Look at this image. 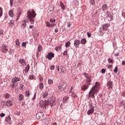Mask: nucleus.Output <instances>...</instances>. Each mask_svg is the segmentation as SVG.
<instances>
[{
	"label": "nucleus",
	"mask_w": 125,
	"mask_h": 125,
	"mask_svg": "<svg viewBox=\"0 0 125 125\" xmlns=\"http://www.w3.org/2000/svg\"><path fill=\"white\" fill-rule=\"evenodd\" d=\"M39 78L40 83H42V82L43 81V77H42V75H40Z\"/></svg>",
	"instance_id": "nucleus-29"
},
{
	"label": "nucleus",
	"mask_w": 125,
	"mask_h": 125,
	"mask_svg": "<svg viewBox=\"0 0 125 125\" xmlns=\"http://www.w3.org/2000/svg\"><path fill=\"white\" fill-rule=\"evenodd\" d=\"M37 96V92H36L33 96V97L32 98V100H36V97Z\"/></svg>",
	"instance_id": "nucleus-44"
},
{
	"label": "nucleus",
	"mask_w": 125,
	"mask_h": 125,
	"mask_svg": "<svg viewBox=\"0 0 125 125\" xmlns=\"http://www.w3.org/2000/svg\"><path fill=\"white\" fill-rule=\"evenodd\" d=\"M64 86L63 84H60L58 86V92L59 93H62L63 91H64Z\"/></svg>",
	"instance_id": "nucleus-7"
},
{
	"label": "nucleus",
	"mask_w": 125,
	"mask_h": 125,
	"mask_svg": "<svg viewBox=\"0 0 125 125\" xmlns=\"http://www.w3.org/2000/svg\"><path fill=\"white\" fill-rule=\"evenodd\" d=\"M80 43L81 42L80 41V40H75L74 41V46L76 48H79V45H80Z\"/></svg>",
	"instance_id": "nucleus-13"
},
{
	"label": "nucleus",
	"mask_w": 125,
	"mask_h": 125,
	"mask_svg": "<svg viewBox=\"0 0 125 125\" xmlns=\"http://www.w3.org/2000/svg\"><path fill=\"white\" fill-rule=\"evenodd\" d=\"M57 69L58 71V72H59L60 70V67H59V66H58V67H57Z\"/></svg>",
	"instance_id": "nucleus-61"
},
{
	"label": "nucleus",
	"mask_w": 125,
	"mask_h": 125,
	"mask_svg": "<svg viewBox=\"0 0 125 125\" xmlns=\"http://www.w3.org/2000/svg\"><path fill=\"white\" fill-rule=\"evenodd\" d=\"M107 86L108 89L113 88V82L109 81L107 83Z\"/></svg>",
	"instance_id": "nucleus-8"
},
{
	"label": "nucleus",
	"mask_w": 125,
	"mask_h": 125,
	"mask_svg": "<svg viewBox=\"0 0 125 125\" xmlns=\"http://www.w3.org/2000/svg\"><path fill=\"white\" fill-rule=\"evenodd\" d=\"M43 116H44L43 112H39L36 115V119L42 121L43 120Z\"/></svg>",
	"instance_id": "nucleus-4"
},
{
	"label": "nucleus",
	"mask_w": 125,
	"mask_h": 125,
	"mask_svg": "<svg viewBox=\"0 0 125 125\" xmlns=\"http://www.w3.org/2000/svg\"><path fill=\"white\" fill-rule=\"evenodd\" d=\"M50 22L51 23L54 24L55 23V19L53 20L52 19H50Z\"/></svg>",
	"instance_id": "nucleus-42"
},
{
	"label": "nucleus",
	"mask_w": 125,
	"mask_h": 125,
	"mask_svg": "<svg viewBox=\"0 0 125 125\" xmlns=\"http://www.w3.org/2000/svg\"><path fill=\"white\" fill-rule=\"evenodd\" d=\"M26 44H27L26 43V42H23L22 43L21 45H22V46L24 47V46H26Z\"/></svg>",
	"instance_id": "nucleus-55"
},
{
	"label": "nucleus",
	"mask_w": 125,
	"mask_h": 125,
	"mask_svg": "<svg viewBox=\"0 0 125 125\" xmlns=\"http://www.w3.org/2000/svg\"><path fill=\"white\" fill-rule=\"evenodd\" d=\"M26 23H28V21L26 20L23 21L21 22V28L25 29V28H26V26H27V24H26Z\"/></svg>",
	"instance_id": "nucleus-10"
},
{
	"label": "nucleus",
	"mask_w": 125,
	"mask_h": 125,
	"mask_svg": "<svg viewBox=\"0 0 125 125\" xmlns=\"http://www.w3.org/2000/svg\"><path fill=\"white\" fill-rule=\"evenodd\" d=\"M2 105H5V102H3L1 103Z\"/></svg>",
	"instance_id": "nucleus-64"
},
{
	"label": "nucleus",
	"mask_w": 125,
	"mask_h": 125,
	"mask_svg": "<svg viewBox=\"0 0 125 125\" xmlns=\"http://www.w3.org/2000/svg\"><path fill=\"white\" fill-rule=\"evenodd\" d=\"M101 71L102 74H105V72H106V70H105V69H102Z\"/></svg>",
	"instance_id": "nucleus-54"
},
{
	"label": "nucleus",
	"mask_w": 125,
	"mask_h": 125,
	"mask_svg": "<svg viewBox=\"0 0 125 125\" xmlns=\"http://www.w3.org/2000/svg\"><path fill=\"white\" fill-rule=\"evenodd\" d=\"M4 96L6 99H8V98H9V97H10V95L8 93H6L4 94Z\"/></svg>",
	"instance_id": "nucleus-35"
},
{
	"label": "nucleus",
	"mask_w": 125,
	"mask_h": 125,
	"mask_svg": "<svg viewBox=\"0 0 125 125\" xmlns=\"http://www.w3.org/2000/svg\"><path fill=\"white\" fill-rule=\"evenodd\" d=\"M54 57V54L53 53H49L46 56V58H47L48 60H52V58Z\"/></svg>",
	"instance_id": "nucleus-6"
},
{
	"label": "nucleus",
	"mask_w": 125,
	"mask_h": 125,
	"mask_svg": "<svg viewBox=\"0 0 125 125\" xmlns=\"http://www.w3.org/2000/svg\"><path fill=\"white\" fill-rule=\"evenodd\" d=\"M42 47L41 45H39L38 47V51L36 53V57L37 58H39V53H40V52L42 51Z\"/></svg>",
	"instance_id": "nucleus-11"
},
{
	"label": "nucleus",
	"mask_w": 125,
	"mask_h": 125,
	"mask_svg": "<svg viewBox=\"0 0 125 125\" xmlns=\"http://www.w3.org/2000/svg\"><path fill=\"white\" fill-rule=\"evenodd\" d=\"M48 96V93L47 92H45L43 94V98H46L47 96Z\"/></svg>",
	"instance_id": "nucleus-38"
},
{
	"label": "nucleus",
	"mask_w": 125,
	"mask_h": 125,
	"mask_svg": "<svg viewBox=\"0 0 125 125\" xmlns=\"http://www.w3.org/2000/svg\"><path fill=\"white\" fill-rule=\"evenodd\" d=\"M54 26H55V24H54V23H51L50 27H53Z\"/></svg>",
	"instance_id": "nucleus-60"
},
{
	"label": "nucleus",
	"mask_w": 125,
	"mask_h": 125,
	"mask_svg": "<svg viewBox=\"0 0 125 125\" xmlns=\"http://www.w3.org/2000/svg\"><path fill=\"white\" fill-rule=\"evenodd\" d=\"M10 4L11 5V6H12L13 4V1L10 0Z\"/></svg>",
	"instance_id": "nucleus-57"
},
{
	"label": "nucleus",
	"mask_w": 125,
	"mask_h": 125,
	"mask_svg": "<svg viewBox=\"0 0 125 125\" xmlns=\"http://www.w3.org/2000/svg\"><path fill=\"white\" fill-rule=\"evenodd\" d=\"M89 87V86H88L87 85L85 84L83 85L82 87H81V89L83 91H84L86 90V89H87V88H88Z\"/></svg>",
	"instance_id": "nucleus-16"
},
{
	"label": "nucleus",
	"mask_w": 125,
	"mask_h": 125,
	"mask_svg": "<svg viewBox=\"0 0 125 125\" xmlns=\"http://www.w3.org/2000/svg\"><path fill=\"white\" fill-rule=\"evenodd\" d=\"M25 95H26V96L29 97V96L30 95V91L26 90Z\"/></svg>",
	"instance_id": "nucleus-40"
},
{
	"label": "nucleus",
	"mask_w": 125,
	"mask_h": 125,
	"mask_svg": "<svg viewBox=\"0 0 125 125\" xmlns=\"http://www.w3.org/2000/svg\"><path fill=\"white\" fill-rule=\"evenodd\" d=\"M2 15V9L0 8V17H1Z\"/></svg>",
	"instance_id": "nucleus-48"
},
{
	"label": "nucleus",
	"mask_w": 125,
	"mask_h": 125,
	"mask_svg": "<svg viewBox=\"0 0 125 125\" xmlns=\"http://www.w3.org/2000/svg\"><path fill=\"white\" fill-rule=\"evenodd\" d=\"M109 27H110V24L109 23H105L103 25V30H104V31H107Z\"/></svg>",
	"instance_id": "nucleus-12"
},
{
	"label": "nucleus",
	"mask_w": 125,
	"mask_h": 125,
	"mask_svg": "<svg viewBox=\"0 0 125 125\" xmlns=\"http://www.w3.org/2000/svg\"><path fill=\"white\" fill-rule=\"evenodd\" d=\"M6 105L8 107H11L12 106V101H8L6 102Z\"/></svg>",
	"instance_id": "nucleus-22"
},
{
	"label": "nucleus",
	"mask_w": 125,
	"mask_h": 125,
	"mask_svg": "<svg viewBox=\"0 0 125 125\" xmlns=\"http://www.w3.org/2000/svg\"><path fill=\"white\" fill-rule=\"evenodd\" d=\"M63 54L64 56H65V55L67 56L68 55V51H64Z\"/></svg>",
	"instance_id": "nucleus-49"
},
{
	"label": "nucleus",
	"mask_w": 125,
	"mask_h": 125,
	"mask_svg": "<svg viewBox=\"0 0 125 125\" xmlns=\"http://www.w3.org/2000/svg\"><path fill=\"white\" fill-rule=\"evenodd\" d=\"M87 35L88 38H90V37H91V34L89 33L88 32H87Z\"/></svg>",
	"instance_id": "nucleus-52"
},
{
	"label": "nucleus",
	"mask_w": 125,
	"mask_h": 125,
	"mask_svg": "<svg viewBox=\"0 0 125 125\" xmlns=\"http://www.w3.org/2000/svg\"><path fill=\"white\" fill-rule=\"evenodd\" d=\"M27 15L31 24H34L35 23V18L37 15L36 12L34 10H29L27 12Z\"/></svg>",
	"instance_id": "nucleus-2"
},
{
	"label": "nucleus",
	"mask_w": 125,
	"mask_h": 125,
	"mask_svg": "<svg viewBox=\"0 0 125 125\" xmlns=\"http://www.w3.org/2000/svg\"><path fill=\"white\" fill-rule=\"evenodd\" d=\"M20 81V79L14 77L12 79L11 82L13 83H17V82H19Z\"/></svg>",
	"instance_id": "nucleus-15"
},
{
	"label": "nucleus",
	"mask_w": 125,
	"mask_h": 125,
	"mask_svg": "<svg viewBox=\"0 0 125 125\" xmlns=\"http://www.w3.org/2000/svg\"><path fill=\"white\" fill-rule=\"evenodd\" d=\"M85 84L89 86L91 84V79H86Z\"/></svg>",
	"instance_id": "nucleus-17"
},
{
	"label": "nucleus",
	"mask_w": 125,
	"mask_h": 125,
	"mask_svg": "<svg viewBox=\"0 0 125 125\" xmlns=\"http://www.w3.org/2000/svg\"><path fill=\"white\" fill-rule=\"evenodd\" d=\"M55 69V66L54 65H51L50 66V70H54Z\"/></svg>",
	"instance_id": "nucleus-50"
},
{
	"label": "nucleus",
	"mask_w": 125,
	"mask_h": 125,
	"mask_svg": "<svg viewBox=\"0 0 125 125\" xmlns=\"http://www.w3.org/2000/svg\"><path fill=\"white\" fill-rule=\"evenodd\" d=\"M55 97L53 96L49 97L48 99H45V102L46 103V105H51V106H54L55 103Z\"/></svg>",
	"instance_id": "nucleus-3"
},
{
	"label": "nucleus",
	"mask_w": 125,
	"mask_h": 125,
	"mask_svg": "<svg viewBox=\"0 0 125 125\" xmlns=\"http://www.w3.org/2000/svg\"><path fill=\"white\" fill-rule=\"evenodd\" d=\"M23 87H24V85L22 84H21L20 86V89H23Z\"/></svg>",
	"instance_id": "nucleus-51"
},
{
	"label": "nucleus",
	"mask_w": 125,
	"mask_h": 125,
	"mask_svg": "<svg viewBox=\"0 0 125 125\" xmlns=\"http://www.w3.org/2000/svg\"><path fill=\"white\" fill-rule=\"evenodd\" d=\"M93 112H94V108H93L92 105H91L90 106V109L87 112V115H90V114H92Z\"/></svg>",
	"instance_id": "nucleus-9"
},
{
	"label": "nucleus",
	"mask_w": 125,
	"mask_h": 125,
	"mask_svg": "<svg viewBox=\"0 0 125 125\" xmlns=\"http://www.w3.org/2000/svg\"><path fill=\"white\" fill-rule=\"evenodd\" d=\"M122 65H125V61H123V62H122Z\"/></svg>",
	"instance_id": "nucleus-63"
},
{
	"label": "nucleus",
	"mask_w": 125,
	"mask_h": 125,
	"mask_svg": "<svg viewBox=\"0 0 125 125\" xmlns=\"http://www.w3.org/2000/svg\"><path fill=\"white\" fill-rule=\"evenodd\" d=\"M108 63H111L112 64L113 63V60L111 59V58L108 59Z\"/></svg>",
	"instance_id": "nucleus-45"
},
{
	"label": "nucleus",
	"mask_w": 125,
	"mask_h": 125,
	"mask_svg": "<svg viewBox=\"0 0 125 125\" xmlns=\"http://www.w3.org/2000/svg\"><path fill=\"white\" fill-rule=\"evenodd\" d=\"M68 97H64L63 98V103H65V102H67V100H68Z\"/></svg>",
	"instance_id": "nucleus-39"
},
{
	"label": "nucleus",
	"mask_w": 125,
	"mask_h": 125,
	"mask_svg": "<svg viewBox=\"0 0 125 125\" xmlns=\"http://www.w3.org/2000/svg\"><path fill=\"white\" fill-rule=\"evenodd\" d=\"M71 96L72 97H73L74 98H77V95H76V93L75 92L73 93V92H71Z\"/></svg>",
	"instance_id": "nucleus-36"
},
{
	"label": "nucleus",
	"mask_w": 125,
	"mask_h": 125,
	"mask_svg": "<svg viewBox=\"0 0 125 125\" xmlns=\"http://www.w3.org/2000/svg\"><path fill=\"white\" fill-rule=\"evenodd\" d=\"M0 35H3V30L0 29Z\"/></svg>",
	"instance_id": "nucleus-58"
},
{
	"label": "nucleus",
	"mask_w": 125,
	"mask_h": 125,
	"mask_svg": "<svg viewBox=\"0 0 125 125\" xmlns=\"http://www.w3.org/2000/svg\"><path fill=\"white\" fill-rule=\"evenodd\" d=\"M83 76L86 78V80H89L91 78V76H90L88 73H84Z\"/></svg>",
	"instance_id": "nucleus-18"
},
{
	"label": "nucleus",
	"mask_w": 125,
	"mask_h": 125,
	"mask_svg": "<svg viewBox=\"0 0 125 125\" xmlns=\"http://www.w3.org/2000/svg\"><path fill=\"white\" fill-rule=\"evenodd\" d=\"M1 51L2 53H6V52L8 51V48L7 46L5 45V43H4L2 46L1 47Z\"/></svg>",
	"instance_id": "nucleus-5"
},
{
	"label": "nucleus",
	"mask_w": 125,
	"mask_h": 125,
	"mask_svg": "<svg viewBox=\"0 0 125 125\" xmlns=\"http://www.w3.org/2000/svg\"><path fill=\"white\" fill-rule=\"evenodd\" d=\"M114 73H117L118 72V66H116L115 69H114Z\"/></svg>",
	"instance_id": "nucleus-47"
},
{
	"label": "nucleus",
	"mask_w": 125,
	"mask_h": 125,
	"mask_svg": "<svg viewBox=\"0 0 125 125\" xmlns=\"http://www.w3.org/2000/svg\"><path fill=\"white\" fill-rule=\"evenodd\" d=\"M23 99H24V95L22 94L19 95V101H22Z\"/></svg>",
	"instance_id": "nucleus-23"
},
{
	"label": "nucleus",
	"mask_w": 125,
	"mask_h": 125,
	"mask_svg": "<svg viewBox=\"0 0 125 125\" xmlns=\"http://www.w3.org/2000/svg\"><path fill=\"white\" fill-rule=\"evenodd\" d=\"M100 89V84L98 82H96L95 84L90 90L88 93V97L94 99V94H97Z\"/></svg>",
	"instance_id": "nucleus-1"
},
{
	"label": "nucleus",
	"mask_w": 125,
	"mask_h": 125,
	"mask_svg": "<svg viewBox=\"0 0 125 125\" xmlns=\"http://www.w3.org/2000/svg\"><path fill=\"white\" fill-rule=\"evenodd\" d=\"M38 87H39L40 89H41V90L43 89V87H44V85H43V83H42V82L40 83L38 85Z\"/></svg>",
	"instance_id": "nucleus-19"
},
{
	"label": "nucleus",
	"mask_w": 125,
	"mask_h": 125,
	"mask_svg": "<svg viewBox=\"0 0 125 125\" xmlns=\"http://www.w3.org/2000/svg\"><path fill=\"white\" fill-rule=\"evenodd\" d=\"M48 84H53V80L51 79H49L48 80Z\"/></svg>",
	"instance_id": "nucleus-32"
},
{
	"label": "nucleus",
	"mask_w": 125,
	"mask_h": 125,
	"mask_svg": "<svg viewBox=\"0 0 125 125\" xmlns=\"http://www.w3.org/2000/svg\"><path fill=\"white\" fill-rule=\"evenodd\" d=\"M40 106L42 108V107H45L46 106H48V105H46V103H44L43 101H41L40 102Z\"/></svg>",
	"instance_id": "nucleus-14"
},
{
	"label": "nucleus",
	"mask_w": 125,
	"mask_h": 125,
	"mask_svg": "<svg viewBox=\"0 0 125 125\" xmlns=\"http://www.w3.org/2000/svg\"><path fill=\"white\" fill-rule=\"evenodd\" d=\"M63 69H64V67L61 68V70L62 72V73H65V71L64 70H63Z\"/></svg>",
	"instance_id": "nucleus-59"
},
{
	"label": "nucleus",
	"mask_w": 125,
	"mask_h": 125,
	"mask_svg": "<svg viewBox=\"0 0 125 125\" xmlns=\"http://www.w3.org/2000/svg\"><path fill=\"white\" fill-rule=\"evenodd\" d=\"M16 86V85H15V84H11V87H12V88H14V87H15Z\"/></svg>",
	"instance_id": "nucleus-53"
},
{
	"label": "nucleus",
	"mask_w": 125,
	"mask_h": 125,
	"mask_svg": "<svg viewBox=\"0 0 125 125\" xmlns=\"http://www.w3.org/2000/svg\"><path fill=\"white\" fill-rule=\"evenodd\" d=\"M86 43V39H82L81 40V44H85Z\"/></svg>",
	"instance_id": "nucleus-25"
},
{
	"label": "nucleus",
	"mask_w": 125,
	"mask_h": 125,
	"mask_svg": "<svg viewBox=\"0 0 125 125\" xmlns=\"http://www.w3.org/2000/svg\"><path fill=\"white\" fill-rule=\"evenodd\" d=\"M61 48H62V44L59 45L58 46H56L55 47V50L57 52H59V51H60L61 50Z\"/></svg>",
	"instance_id": "nucleus-20"
},
{
	"label": "nucleus",
	"mask_w": 125,
	"mask_h": 125,
	"mask_svg": "<svg viewBox=\"0 0 125 125\" xmlns=\"http://www.w3.org/2000/svg\"><path fill=\"white\" fill-rule=\"evenodd\" d=\"M29 70H30V65L28 64L27 66L25 67V68L24 69L25 73H28Z\"/></svg>",
	"instance_id": "nucleus-24"
},
{
	"label": "nucleus",
	"mask_w": 125,
	"mask_h": 125,
	"mask_svg": "<svg viewBox=\"0 0 125 125\" xmlns=\"http://www.w3.org/2000/svg\"><path fill=\"white\" fill-rule=\"evenodd\" d=\"M60 6L63 9V10H65V5H64V4L62 3V1L60 2Z\"/></svg>",
	"instance_id": "nucleus-27"
},
{
	"label": "nucleus",
	"mask_w": 125,
	"mask_h": 125,
	"mask_svg": "<svg viewBox=\"0 0 125 125\" xmlns=\"http://www.w3.org/2000/svg\"><path fill=\"white\" fill-rule=\"evenodd\" d=\"M90 4L92 5H93L94 4H95V1L94 0H90Z\"/></svg>",
	"instance_id": "nucleus-43"
},
{
	"label": "nucleus",
	"mask_w": 125,
	"mask_h": 125,
	"mask_svg": "<svg viewBox=\"0 0 125 125\" xmlns=\"http://www.w3.org/2000/svg\"><path fill=\"white\" fill-rule=\"evenodd\" d=\"M19 62L21 64V65H22V66H26V62L25 61V60H20Z\"/></svg>",
	"instance_id": "nucleus-21"
},
{
	"label": "nucleus",
	"mask_w": 125,
	"mask_h": 125,
	"mask_svg": "<svg viewBox=\"0 0 125 125\" xmlns=\"http://www.w3.org/2000/svg\"><path fill=\"white\" fill-rule=\"evenodd\" d=\"M34 78H35V76L34 75H30V76L29 77V79L30 80H34Z\"/></svg>",
	"instance_id": "nucleus-46"
},
{
	"label": "nucleus",
	"mask_w": 125,
	"mask_h": 125,
	"mask_svg": "<svg viewBox=\"0 0 125 125\" xmlns=\"http://www.w3.org/2000/svg\"><path fill=\"white\" fill-rule=\"evenodd\" d=\"M20 16H21V12H19L18 13L17 21L19 19V18H20Z\"/></svg>",
	"instance_id": "nucleus-41"
},
{
	"label": "nucleus",
	"mask_w": 125,
	"mask_h": 125,
	"mask_svg": "<svg viewBox=\"0 0 125 125\" xmlns=\"http://www.w3.org/2000/svg\"><path fill=\"white\" fill-rule=\"evenodd\" d=\"M33 28H34V25H30L29 26V29H33Z\"/></svg>",
	"instance_id": "nucleus-62"
},
{
	"label": "nucleus",
	"mask_w": 125,
	"mask_h": 125,
	"mask_svg": "<svg viewBox=\"0 0 125 125\" xmlns=\"http://www.w3.org/2000/svg\"><path fill=\"white\" fill-rule=\"evenodd\" d=\"M9 15L11 17H13V11L12 9L10 10L9 12Z\"/></svg>",
	"instance_id": "nucleus-30"
},
{
	"label": "nucleus",
	"mask_w": 125,
	"mask_h": 125,
	"mask_svg": "<svg viewBox=\"0 0 125 125\" xmlns=\"http://www.w3.org/2000/svg\"><path fill=\"white\" fill-rule=\"evenodd\" d=\"M4 116H5V114L4 113H1L0 114V117H4Z\"/></svg>",
	"instance_id": "nucleus-56"
},
{
	"label": "nucleus",
	"mask_w": 125,
	"mask_h": 125,
	"mask_svg": "<svg viewBox=\"0 0 125 125\" xmlns=\"http://www.w3.org/2000/svg\"><path fill=\"white\" fill-rule=\"evenodd\" d=\"M71 45V42L69 41H68L66 43H65V47H69Z\"/></svg>",
	"instance_id": "nucleus-33"
},
{
	"label": "nucleus",
	"mask_w": 125,
	"mask_h": 125,
	"mask_svg": "<svg viewBox=\"0 0 125 125\" xmlns=\"http://www.w3.org/2000/svg\"><path fill=\"white\" fill-rule=\"evenodd\" d=\"M51 24L48 21L46 22V26L48 28H50Z\"/></svg>",
	"instance_id": "nucleus-37"
},
{
	"label": "nucleus",
	"mask_w": 125,
	"mask_h": 125,
	"mask_svg": "<svg viewBox=\"0 0 125 125\" xmlns=\"http://www.w3.org/2000/svg\"><path fill=\"white\" fill-rule=\"evenodd\" d=\"M9 26H10V27H13V26H14V21H10V22L9 23Z\"/></svg>",
	"instance_id": "nucleus-26"
},
{
	"label": "nucleus",
	"mask_w": 125,
	"mask_h": 125,
	"mask_svg": "<svg viewBox=\"0 0 125 125\" xmlns=\"http://www.w3.org/2000/svg\"><path fill=\"white\" fill-rule=\"evenodd\" d=\"M102 9L103 11H105L107 9V4H104L102 6Z\"/></svg>",
	"instance_id": "nucleus-28"
},
{
	"label": "nucleus",
	"mask_w": 125,
	"mask_h": 125,
	"mask_svg": "<svg viewBox=\"0 0 125 125\" xmlns=\"http://www.w3.org/2000/svg\"><path fill=\"white\" fill-rule=\"evenodd\" d=\"M15 43L16 45H18V46L20 45V42H19V40L17 39L15 41Z\"/></svg>",
	"instance_id": "nucleus-34"
},
{
	"label": "nucleus",
	"mask_w": 125,
	"mask_h": 125,
	"mask_svg": "<svg viewBox=\"0 0 125 125\" xmlns=\"http://www.w3.org/2000/svg\"><path fill=\"white\" fill-rule=\"evenodd\" d=\"M10 116H8V117H6L5 119V121L6 122V123H8V122H10L11 120Z\"/></svg>",
	"instance_id": "nucleus-31"
}]
</instances>
